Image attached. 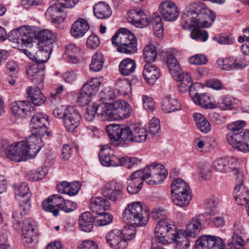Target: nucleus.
<instances>
[{
    "mask_svg": "<svg viewBox=\"0 0 249 249\" xmlns=\"http://www.w3.org/2000/svg\"><path fill=\"white\" fill-rule=\"evenodd\" d=\"M48 120V116L42 113L38 112L33 115L30 124L32 135L25 141L7 145L5 149L7 157L16 162L26 161L35 157L44 145L41 136L46 131V124L49 123Z\"/></svg>",
    "mask_w": 249,
    "mask_h": 249,
    "instance_id": "1",
    "label": "nucleus"
},
{
    "mask_svg": "<svg viewBox=\"0 0 249 249\" xmlns=\"http://www.w3.org/2000/svg\"><path fill=\"white\" fill-rule=\"evenodd\" d=\"M215 18L214 13L201 2H196L188 5L183 10L180 23L185 30L193 27L209 28Z\"/></svg>",
    "mask_w": 249,
    "mask_h": 249,
    "instance_id": "2",
    "label": "nucleus"
},
{
    "mask_svg": "<svg viewBox=\"0 0 249 249\" xmlns=\"http://www.w3.org/2000/svg\"><path fill=\"white\" fill-rule=\"evenodd\" d=\"M106 131L110 141L116 145L142 143L145 141L147 136L146 129L139 126L129 127L111 124L107 126Z\"/></svg>",
    "mask_w": 249,
    "mask_h": 249,
    "instance_id": "3",
    "label": "nucleus"
},
{
    "mask_svg": "<svg viewBox=\"0 0 249 249\" xmlns=\"http://www.w3.org/2000/svg\"><path fill=\"white\" fill-rule=\"evenodd\" d=\"M234 233L229 243L230 249H245L244 241L239 234L242 231L238 226H235ZM196 249H225V245L221 238L211 235H203L196 242Z\"/></svg>",
    "mask_w": 249,
    "mask_h": 249,
    "instance_id": "4",
    "label": "nucleus"
},
{
    "mask_svg": "<svg viewBox=\"0 0 249 249\" xmlns=\"http://www.w3.org/2000/svg\"><path fill=\"white\" fill-rule=\"evenodd\" d=\"M242 120L234 122L227 126L230 131L226 135L228 142L239 151L249 152V130L242 129L246 125Z\"/></svg>",
    "mask_w": 249,
    "mask_h": 249,
    "instance_id": "5",
    "label": "nucleus"
},
{
    "mask_svg": "<svg viewBox=\"0 0 249 249\" xmlns=\"http://www.w3.org/2000/svg\"><path fill=\"white\" fill-rule=\"evenodd\" d=\"M27 75L29 79L35 85L27 88V93L32 103L36 106H40L45 101V97L40 91L44 87V71L39 69L37 64L30 66L26 71Z\"/></svg>",
    "mask_w": 249,
    "mask_h": 249,
    "instance_id": "6",
    "label": "nucleus"
},
{
    "mask_svg": "<svg viewBox=\"0 0 249 249\" xmlns=\"http://www.w3.org/2000/svg\"><path fill=\"white\" fill-rule=\"evenodd\" d=\"M149 216V212L142 208L140 202H134L128 205L123 213V218L125 222L139 226L145 225Z\"/></svg>",
    "mask_w": 249,
    "mask_h": 249,
    "instance_id": "7",
    "label": "nucleus"
},
{
    "mask_svg": "<svg viewBox=\"0 0 249 249\" xmlns=\"http://www.w3.org/2000/svg\"><path fill=\"white\" fill-rule=\"evenodd\" d=\"M177 233L173 222L168 219L159 220L155 227V237L153 242L166 244L172 241Z\"/></svg>",
    "mask_w": 249,
    "mask_h": 249,
    "instance_id": "8",
    "label": "nucleus"
},
{
    "mask_svg": "<svg viewBox=\"0 0 249 249\" xmlns=\"http://www.w3.org/2000/svg\"><path fill=\"white\" fill-rule=\"evenodd\" d=\"M141 172L142 178L150 185L158 184L164 180L167 172L164 166L160 164L153 163L144 168L137 171Z\"/></svg>",
    "mask_w": 249,
    "mask_h": 249,
    "instance_id": "9",
    "label": "nucleus"
},
{
    "mask_svg": "<svg viewBox=\"0 0 249 249\" xmlns=\"http://www.w3.org/2000/svg\"><path fill=\"white\" fill-rule=\"evenodd\" d=\"M35 34V38L38 40V51L49 56L53 50V43L55 41V35L47 29L36 30Z\"/></svg>",
    "mask_w": 249,
    "mask_h": 249,
    "instance_id": "10",
    "label": "nucleus"
},
{
    "mask_svg": "<svg viewBox=\"0 0 249 249\" xmlns=\"http://www.w3.org/2000/svg\"><path fill=\"white\" fill-rule=\"evenodd\" d=\"M123 188V185L121 182L112 180L104 185L102 194L104 196L111 201L116 202L122 196Z\"/></svg>",
    "mask_w": 249,
    "mask_h": 249,
    "instance_id": "11",
    "label": "nucleus"
},
{
    "mask_svg": "<svg viewBox=\"0 0 249 249\" xmlns=\"http://www.w3.org/2000/svg\"><path fill=\"white\" fill-rule=\"evenodd\" d=\"M129 22L138 28H143L150 23L149 16L142 9L138 8L130 10L127 14Z\"/></svg>",
    "mask_w": 249,
    "mask_h": 249,
    "instance_id": "12",
    "label": "nucleus"
},
{
    "mask_svg": "<svg viewBox=\"0 0 249 249\" xmlns=\"http://www.w3.org/2000/svg\"><path fill=\"white\" fill-rule=\"evenodd\" d=\"M111 147L108 144L102 146L99 153V159L101 164L104 166H118L121 162L120 156L110 153Z\"/></svg>",
    "mask_w": 249,
    "mask_h": 249,
    "instance_id": "13",
    "label": "nucleus"
},
{
    "mask_svg": "<svg viewBox=\"0 0 249 249\" xmlns=\"http://www.w3.org/2000/svg\"><path fill=\"white\" fill-rule=\"evenodd\" d=\"M159 11L163 18L168 21L175 20L179 12L175 3L171 0H164L159 5Z\"/></svg>",
    "mask_w": 249,
    "mask_h": 249,
    "instance_id": "14",
    "label": "nucleus"
},
{
    "mask_svg": "<svg viewBox=\"0 0 249 249\" xmlns=\"http://www.w3.org/2000/svg\"><path fill=\"white\" fill-rule=\"evenodd\" d=\"M81 116L75 107L69 106V111L63 120L66 129L71 132H73L80 123Z\"/></svg>",
    "mask_w": 249,
    "mask_h": 249,
    "instance_id": "15",
    "label": "nucleus"
},
{
    "mask_svg": "<svg viewBox=\"0 0 249 249\" xmlns=\"http://www.w3.org/2000/svg\"><path fill=\"white\" fill-rule=\"evenodd\" d=\"M36 226L35 221L30 218L24 220L22 228V238L25 245L32 243L33 238L36 235Z\"/></svg>",
    "mask_w": 249,
    "mask_h": 249,
    "instance_id": "16",
    "label": "nucleus"
},
{
    "mask_svg": "<svg viewBox=\"0 0 249 249\" xmlns=\"http://www.w3.org/2000/svg\"><path fill=\"white\" fill-rule=\"evenodd\" d=\"M65 199L60 195L50 196L47 199L44 200L42 204L43 209L47 212H52L53 215L56 216L59 212L55 207L60 210Z\"/></svg>",
    "mask_w": 249,
    "mask_h": 249,
    "instance_id": "17",
    "label": "nucleus"
},
{
    "mask_svg": "<svg viewBox=\"0 0 249 249\" xmlns=\"http://www.w3.org/2000/svg\"><path fill=\"white\" fill-rule=\"evenodd\" d=\"M106 241L110 247L115 249H124L127 245L121 235V231L117 229L108 232L106 235Z\"/></svg>",
    "mask_w": 249,
    "mask_h": 249,
    "instance_id": "18",
    "label": "nucleus"
},
{
    "mask_svg": "<svg viewBox=\"0 0 249 249\" xmlns=\"http://www.w3.org/2000/svg\"><path fill=\"white\" fill-rule=\"evenodd\" d=\"M122 104H124V101L117 100L112 103L107 104L104 106H102V110L99 111V114L105 116L108 121L116 120L115 115L118 112Z\"/></svg>",
    "mask_w": 249,
    "mask_h": 249,
    "instance_id": "19",
    "label": "nucleus"
},
{
    "mask_svg": "<svg viewBox=\"0 0 249 249\" xmlns=\"http://www.w3.org/2000/svg\"><path fill=\"white\" fill-rule=\"evenodd\" d=\"M142 75L147 83L153 85L160 77V70L155 65L146 63L143 68Z\"/></svg>",
    "mask_w": 249,
    "mask_h": 249,
    "instance_id": "20",
    "label": "nucleus"
},
{
    "mask_svg": "<svg viewBox=\"0 0 249 249\" xmlns=\"http://www.w3.org/2000/svg\"><path fill=\"white\" fill-rule=\"evenodd\" d=\"M191 97L196 105L202 107L212 109L216 107V104L212 103L210 96L206 93L199 94L195 90H192Z\"/></svg>",
    "mask_w": 249,
    "mask_h": 249,
    "instance_id": "21",
    "label": "nucleus"
},
{
    "mask_svg": "<svg viewBox=\"0 0 249 249\" xmlns=\"http://www.w3.org/2000/svg\"><path fill=\"white\" fill-rule=\"evenodd\" d=\"M141 176V172L137 171L130 175L129 179L127 180V191L129 194H136L142 188L144 180Z\"/></svg>",
    "mask_w": 249,
    "mask_h": 249,
    "instance_id": "22",
    "label": "nucleus"
},
{
    "mask_svg": "<svg viewBox=\"0 0 249 249\" xmlns=\"http://www.w3.org/2000/svg\"><path fill=\"white\" fill-rule=\"evenodd\" d=\"M217 66L220 69L226 71H231L244 68L247 64L239 62L232 58H221L216 62Z\"/></svg>",
    "mask_w": 249,
    "mask_h": 249,
    "instance_id": "23",
    "label": "nucleus"
},
{
    "mask_svg": "<svg viewBox=\"0 0 249 249\" xmlns=\"http://www.w3.org/2000/svg\"><path fill=\"white\" fill-rule=\"evenodd\" d=\"M161 108L165 113H170L181 109V106L178 99L170 95L164 96L161 100Z\"/></svg>",
    "mask_w": 249,
    "mask_h": 249,
    "instance_id": "24",
    "label": "nucleus"
},
{
    "mask_svg": "<svg viewBox=\"0 0 249 249\" xmlns=\"http://www.w3.org/2000/svg\"><path fill=\"white\" fill-rule=\"evenodd\" d=\"M89 29V25L84 18H79L72 24L71 34L75 38L83 37Z\"/></svg>",
    "mask_w": 249,
    "mask_h": 249,
    "instance_id": "25",
    "label": "nucleus"
},
{
    "mask_svg": "<svg viewBox=\"0 0 249 249\" xmlns=\"http://www.w3.org/2000/svg\"><path fill=\"white\" fill-rule=\"evenodd\" d=\"M94 223H95L94 215L90 212L82 213L79 216V227L83 231L90 232L92 230Z\"/></svg>",
    "mask_w": 249,
    "mask_h": 249,
    "instance_id": "26",
    "label": "nucleus"
},
{
    "mask_svg": "<svg viewBox=\"0 0 249 249\" xmlns=\"http://www.w3.org/2000/svg\"><path fill=\"white\" fill-rule=\"evenodd\" d=\"M34 39H35L34 30L27 27L20 28V36L18 40V44L30 47Z\"/></svg>",
    "mask_w": 249,
    "mask_h": 249,
    "instance_id": "27",
    "label": "nucleus"
},
{
    "mask_svg": "<svg viewBox=\"0 0 249 249\" xmlns=\"http://www.w3.org/2000/svg\"><path fill=\"white\" fill-rule=\"evenodd\" d=\"M31 109V104L25 101H18L12 104V112L18 116L25 117L30 112Z\"/></svg>",
    "mask_w": 249,
    "mask_h": 249,
    "instance_id": "28",
    "label": "nucleus"
},
{
    "mask_svg": "<svg viewBox=\"0 0 249 249\" xmlns=\"http://www.w3.org/2000/svg\"><path fill=\"white\" fill-rule=\"evenodd\" d=\"M57 188L61 193L73 196L78 193L80 189V185L77 181L71 183L67 181H62L58 184Z\"/></svg>",
    "mask_w": 249,
    "mask_h": 249,
    "instance_id": "29",
    "label": "nucleus"
},
{
    "mask_svg": "<svg viewBox=\"0 0 249 249\" xmlns=\"http://www.w3.org/2000/svg\"><path fill=\"white\" fill-rule=\"evenodd\" d=\"M93 13L98 18L103 19L109 18L111 15L112 10L108 4L101 1L93 6Z\"/></svg>",
    "mask_w": 249,
    "mask_h": 249,
    "instance_id": "30",
    "label": "nucleus"
},
{
    "mask_svg": "<svg viewBox=\"0 0 249 249\" xmlns=\"http://www.w3.org/2000/svg\"><path fill=\"white\" fill-rule=\"evenodd\" d=\"M110 206V202L102 197H92L90 200L89 208L93 213L107 210Z\"/></svg>",
    "mask_w": 249,
    "mask_h": 249,
    "instance_id": "31",
    "label": "nucleus"
},
{
    "mask_svg": "<svg viewBox=\"0 0 249 249\" xmlns=\"http://www.w3.org/2000/svg\"><path fill=\"white\" fill-rule=\"evenodd\" d=\"M132 33L126 28L120 29L112 37V43L119 48L123 44L128 38L132 37Z\"/></svg>",
    "mask_w": 249,
    "mask_h": 249,
    "instance_id": "32",
    "label": "nucleus"
},
{
    "mask_svg": "<svg viewBox=\"0 0 249 249\" xmlns=\"http://www.w3.org/2000/svg\"><path fill=\"white\" fill-rule=\"evenodd\" d=\"M103 78L92 77L89 79L82 87L81 89L91 96L94 95L99 89Z\"/></svg>",
    "mask_w": 249,
    "mask_h": 249,
    "instance_id": "33",
    "label": "nucleus"
},
{
    "mask_svg": "<svg viewBox=\"0 0 249 249\" xmlns=\"http://www.w3.org/2000/svg\"><path fill=\"white\" fill-rule=\"evenodd\" d=\"M193 117L197 128L201 132L206 134L211 131V125L203 114L196 112Z\"/></svg>",
    "mask_w": 249,
    "mask_h": 249,
    "instance_id": "34",
    "label": "nucleus"
},
{
    "mask_svg": "<svg viewBox=\"0 0 249 249\" xmlns=\"http://www.w3.org/2000/svg\"><path fill=\"white\" fill-rule=\"evenodd\" d=\"M202 225L200 219L197 217H195L188 222L184 231L190 237H195L200 233Z\"/></svg>",
    "mask_w": 249,
    "mask_h": 249,
    "instance_id": "35",
    "label": "nucleus"
},
{
    "mask_svg": "<svg viewBox=\"0 0 249 249\" xmlns=\"http://www.w3.org/2000/svg\"><path fill=\"white\" fill-rule=\"evenodd\" d=\"M60 8L58 2L51 5L45 13L46 18L54 23H58L63 21V18L58 16Z\"/></svg>",
    "mask_w": 249,
    "mask_h": 249,
    "instance_id": "36",
    "label": "nucleus"
},
{
    "mask_svg": "<svg viewBox=\"0 0 249 249\" xmlns=\"http://www.w3.org/2000/svg\"><path fill=\"white\" fill-rule=\"evenodd\" d=\"M125 41V44L117 48V51L120 53L126 54H132L136 53L137 51V39L132 34V37L128 38Z\"/></svg>",
    "mask_w": 249,
    "mask_h": 249,
    "instance_id": "37",
    "label": "nucleus"
},
{
    "mask_svg": "<svg viewBox=\"0 0 249 249\" xmlns=\"http://www.w3.org/2000/svg\"><path fill=\"white\" fill-rule=\"evenodd\" d=\"M171 189L172 195L190 192V187L187 183L180 178L173 180L171 185Z\"/></svg>",
    "mask_w": 249,
    "mask_h": 249,
    "instance_id": "38",
    "label": "nucleus"
},
{
    "mask_svg": "<svg viewBox=\"0 0 249 249\" xmlns=\"http://www.w3.org/2000/svg\"><path fill=\"white\" fill-rule=\"evenodd\" d=\"M185 231H180L175 234L173 239L175 242V249H188L190 246V240L188 235H185Z\"/></svg>",
    "mask_w": 249,
    "mask_h": 249,
    "instance_id": "39",
    "label": "nucleus"
},
{
    "mask_svg": "<svg viewBox=\"0 0 249 249\" xmlns=\"http://www.w3.org/2000/svg\"><path fill=\"white\" fill-rule=\"evenodd\" d=\"M136 67V64L134 60L126 58L120 62L119 70L122 75L127 76L134 71Z\"/></svg>",
    "mask_w": 249,
    "mask_h": 249,
    "instance_id": "40",
    "label": "nucleus"
},
{
    "mask_svg": "<svg viewBox=\"0 0 249 249\" xmlns=\"http://www.w3.org/2000/svg\"><path fill=\"white\" fill-rule=\"evenodd\" d=\"M14 193L17 196V199H30L31 194L29 187L25 183H22L18 185L14 189Z\"/></svg>",
    "mask_w": 249,
    "mask_h": 249,
    "instance_id": "41",
    "label": "nucleus"
},
{
    "mask_svg": "<svg viewBox=\"0 0 249 249\" xmlns=\"http://www.w3.org/2000/svg\"><path fill=\"white\" fill-rule=\"evenodd\" d=\"M152 23L153 30L156 36L160 39L163 35V26L161 17L157 13H154L152 17Z\"/></svg>",
    "mask_w": 249,
    "mask_h": 249,
    "instance_id": "42",
    "label": "nucleus"
},
{
    "mask_svg": "<svg viewBox=\"0 0 249 249\" xmlns=\"http://www.w3.org/2000/svg\"><path fill=\"white\" fill-rule=\"evenodd\" d=\"M173 203L179 207H184L190 203L191 200L190 192L173 195L172 196Z\"/></svg>",
    "mask_w": 249,
    "mask_h": 249,
    "instance_id": "43",
    "label": "nucleus"
},
{
    "mask_svg": "<svg viewBox=\"0 0 249 249\" xmlns=\"http://www.w3.org/2000/svg\"><path fill=\"white\" fill-rule=\"evenodd\" d=\"M104 59L101 53L94 54L91 59V62L89 65V70L93 72L100 71L103 67Z\"/></svg>",
    "mask_w": 249,
    "mask_h": 249,
    "instance_id": "44",
    "label": "nucleus"
},
{
    "mask_svg": "<svg viewBox=\"0 0 249 249\" xmlns=\"http://www.w3.org/2000/svg\"><path fill=\"white\" fill-rule=\"evenodd\" d=\"M143 56L146 63L154 61L157 57V50L155 46L152 44L145 46L143 50Z\"/></svg>",
    "mask_w": 249,
    "mask_h": 249,
    "instance_id": "45",
    "label": "nucleus"
},
{
    "mask_svg": "<svg viewBox=\"0 0 249 249\" xmlns=\"http://www.w3.org/2000/svg\"><path fill=\"white\" fill-rule=\"evenodd\" d=\"M94 215L95 225L96 226H103L110 224L112 221V216L109 213L103 212L95 213Z\"/></svg>",
    "mask_w": 249,
    "mask_h": 249,
    "instance_id": "46",
    "label": "nucleus"
},
{
    "mask_svg": "<svg viewBox=\"0 0 249 249\" xmlns=\"http://www.w3.org/2000/svg\"><path fill=\"white\" fill-rule=\"evenodd\" d=\"M66 53L69 56L70 60L75 63L78 60V56L81 53L80 48L75 44H70L66 46Z\"/></svg>",
    "mask_w": 249,
    "mask_h": 249,
    "instance_id": "47",
    "label": "nucleus"
},
{
    "mask_svg": "<svg viewBox=\"0 0 249 249\" xmlns=\"http://www.w3.org/2000/svg\"><path fill=\"white\" fill-rule=\"evenodd\" d=\"M102 106H98L96 103L92 102L91 104H89L86 108V112L85 114V118L88 122H92L95 117L96 114H99L98 110L100 109L102 110Z\"/></svg>",
    "mask_w": 249,
    "mask_h": 249,
    "instance_id": "48",
    "label": "nucleus"
},
{
    "mask_svg": "<svg viewBox=\"0 0 249 249\" xmlns=\"http://www.w3.org/2000/svg\"><path fill=\"white\" fill-rule=\"evenodd\" d=\"M166 62L171 75H176L177 72L181 70V68L174 55L170 53L167 55Z\"/></svg>",
    "mask_w": 249,
    "mask_h": 249,
    "instance_id": "49",
    "label": "nucleus"
},
{
    "mask_svg": "<svg viewBox=\"0 0 249 249\" xmlns=\"http://www.w3.org/2000/svg\"><path fill=\"white\" fill-rule=\"evenodd\" d=\"M213 166L216 171L225 173L229 168V160L226 158H218L213 161Z\"/></svg>",
    "mask_w": 249,
    "mask_h": 249,
    "instance_id": "50",
    "label": "nucleus"
},
{
    "mask_svg": "<svg viewBox=\"0 0 249 249\" xmlns=\"http://www.w3.org/2000/svg\"><path fill=\"white\" fill-rule=\"evenodd\" d=\"M116 96V92L113 90L110 87H107L102 90L100 92V97L101 101L103 105L101 106H104L107 104H109L107 101L113 99Z\"/></svg>",
    "mask_w": 249,
    "mask_h": 249,
    "instance_id": "51",
    "label": "nucleus"
},
{
    "mask_svg": "<svg viewBox=\"0 0 249 249\" xmlns=\"http://www.w3.org/2000/svg\"><path fill=\"white\" fill-rule=\"evenodd\" d=\"M131 111V107L130 106L128 103L124 101V104H122L118 112L115 115L116 120L128 118L130 115Z\"/></svg>",
    "mask_w": 249,
    "mask_h": 249,
    "instance_id": "52",
    "label": "nucleus"
},
{
    "mask_svg": "<svg viewBox=\"0 0 249 249\" xmlns=\"http://www.w3.org/2000/svg\"><path fill=\"white\" fill-rule=\"evenodd\" d=\"M135 225H130L124 226V229L121 231V235L125 242L133 239L136 234Z\"/></svg>",
    "mask_w": 249,
    "mask_h": 249,
    "instance_id": "53",
    "label": "nucleus"
},
{
    "mask_svg": "<svg viewBox=\"0 0 249 249\" xmlns=\"http://www.w3.org/2000/svg\"><path fill=\"white\" fill-rule=\"evenodd\" d=\"M233 98L229 96H225L219 98L216 104V107L222 110L230 109L233 105Z\"/></svg>",
    "mask_w": 249,
    "mask_h": 249,
    "instance_id": "54",
    "label": "nucleus"
},
{
    "mask_svg": "<svg viewBox=\"0 0 249 249\" xmlns=\"http://www.w3.org/2000/svg\"><path fill=\"white\" fill-rule=\"evenodd\" d=\"M191 36L193 39L205 42L207 40L209 36L207 31L196 28L191 31Z\"/></svg>",
    "mask_w": 249,
    "mask_h": 249,
    "instance_id": "55",
    "label": "nucleus"
},
{
    "mask_svg": "<svg viewBox=\"0 0 249 249\" xmlns=\"http://www.w3.org/2000/svg\"><path fill=\"white\" fill-rule=\"evenodd\" d=\"M232 172L234 176L235 186L244 185L246 177L243 170L238 168H233L232 170Z\"/></svg>",
    "mask_w": 249,
    "mask_h": 249,
    "instance_id": "56",
    "label": "nucleus"
},
{
    "mask_svg": "<svg viewBox=\"0 0 249 249\" xmlns=\"http://www.w3.org/2000/svg\"><path fill=\"white\" fill-rule=\"evenodd\" d=\"M176 81L180 82L192 84L190 74L187 72H182L181 70L177 72L176 75H172Z\"/></svg>",
    "mask_w": 249,
    "mask_h": 249,
    "instance_id": "57",
    "label": "nucleus"
},
{
    "mask_svg": "<svg viewBox=\"0 0 249 249\" xmlns=\"http://www.w3.org/2000/svg\"><path fill=\"white\" fill-rule=\"evenodd\" d=\"M91 96L87 93L84 92L81 89L80 92L78 94L77 97V102L80 104V106L88 105L89 104H91L90 101L91 100Z\"/></svg>",
    "mask_w": 249,
    "mask_h": 249,
    "instance_id": "58",
    "label": "nucleus"
},
{
    "mask_svg": "<svg viewBox=\"0 0 249 249\" xmlns=\"http://www.w3.org/2000/svg\"><path fill=\"white\" fill-rule=\"evenodd\" d=\"M69 107H64L60 106L53 109V114L56 118L59 119H62L65 117V115L69 111Z\"/></svg>",
    "mask_w": 249,
    "mask_h": 249,
    "instance_id": "59",
    "label": "nucleus"
},
{
    "mask_svg": "<svg viewBox=\"0 0 249 249\" xmlns=\"http://www.w3.org/2000/svg\"><path fill=\"white\" fill-rule=\"evenodd\" d=\"M212 169L210 165L204 164L201 165L199 169L200 177L204 179H207L211 177Z\"/></svg>",
    "mask_w": 249,
    "mask_h": 249,
    "instance_id": "60",
    "label": "nucleus"
},
{
    "mask_svg": "<svg viewBox=\"0 0 249 249\" xmlns=\"http://www.w3.org/2000/svg\"><path fill=\"white\" fill-rule=\"evenodd\" d=\"M207 59L204 55L197 54L191 57L189 62L194 65H203L206 63Z\"/></svg>",
    "mask_w": 249,
    "mask_h": 249,
    "instance_id": "61",
    "label": "nucleus"
},
{
    "mask_svg": "<svg viewBox=\"0 0 249 249\" xmlns=\"http://www.w3.org/2000/svg\"><path fill=\"white\" fill-rule=\"evenodd\" d=\"M160 127V121L158 119L153 118L150 121L149 131L151 134L155 135L158 133Z\"/></svg>",
    "mask_w": 249,
    "mask_h": 249,
    "instance_id": "62",
    "label": "nucleus"
},
{
    "mask_svg": "<svg viewBox=\"0 0 249 249\" xmlns=\"http://www.w3.org/2000/svg\"><path fill=\"white\" fill-rule=\"evenodd\" d=\"M120 161L121 162L120 166L124 165L127 168H129L133 165L137 163L139 161L138 159L135 157H120Z\"/></svg>",
    "mask_w": 249,
    "mask_h": 249,
    "instance_id": "63",
    "label": "nucleus"
},
{
    "mask_svg": "<svg viewBox=\"0 0 249 249\" xmlns=\"http://www.w3.org/2000/svg\"><path fill=\"white\" fill-rule=\"evenodd\" d=\"M76 208L77 204L76 203L70 200H65L60 210H61L65 213H70L75 210Z\"/></svg>",
    "mask_w": 249,
    "mask_h": 249,
    "instance_id": "64",
    "label": "nucleus"
}]
</instances>
